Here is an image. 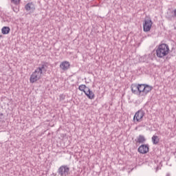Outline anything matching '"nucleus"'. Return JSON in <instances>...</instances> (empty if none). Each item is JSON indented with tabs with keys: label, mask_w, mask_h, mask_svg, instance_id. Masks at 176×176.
Returning <instances> with one entry per match:
<instances>
[{
	"label": "nucleus",
	"mask_w": 176,
	"mask_h": 176,
	"mask_svg": "<svg viewBox=\"0 0 176 176\" xmlns=\"http://www.w3.org/2000/svg\"><path fill=\"white\" fill-rule=\"evenodd\" d=\"M46 71H47V65L46 63L40 65L30 76V83H35V82L39 80L42 78V74L46 72Z\"/></svg>",
	"instance_id": "obj_1"
},
{
	"label": "nucleus",
	"mask_w": 176,
	"mask_h": 176,
	"mask_svg": "<svg viewBox=\"0 0 176 176\" xmlns=\"http://www.w3.org/2000/svg\"><path fill=\"white\" fill-rule=\"evenodd\" d=\"M168 53H170V47L166 43L159 45L156 49V56L158 58H166Z\"/></svg>",
	"instance_id": "obj_2"
},
{
	"label": "nucleus",
	"mask_w": 176,
	"mask_h": 176,
	"mask_svg": "<svg viewBox=\"0 0 176 176\" xmlns=\"http://www.w3.org/2000/svg\"><path fill=\"white\" fill-rule=\"evenodd\" d=\"M57 173L60 176L69 175V167L67 165H62L58 168Z\"/></svg>",
	"instance_id": "obj_3"
},
{
	"label": "nucleus",
	"mask_w": 176,
	"mask_h": 176,
	"mask_svg": "<svg viewBox=\"0 0 176 176\" xmlns=\"http://www.w3.org/2000/svg\"><path fill=\"white\" fill-rule=\"evenodd\" d=\"M144 116H145V111L142 109L138 110L133 116L134 122H142V119H144Z\"/></svg>",
	"instance_id": "obj_4"
},
{
	"label": "nucleus",
	"mask_w": 176,
	"mask_h": 176,
	"mask_svg": "<svg viewBox=\"0 0 176 176\" xmlns=\"http://www.w3.org/2000/svg\"><path fill=\"white\" fill-rule=\"evenodd\" d=\"M152 24H153L152 20H145L144 23H143V31L144 32H149V31H151V28H152Z\"/></svg>",
	"instance_id": "obj_5"
},
{
	"label": "nucleus",
	"mask_w": 176,
	"mask_h": 176,
	"mask_svg": "<svg viewBox=\"0 0 176 176\" xmlns=\"http://www.w3.org/2000/svg\"><path fill=\"white\" fill-rule=\"evenodd\" d=\"M138 152L142 155H145V153H148L149 152V146L148 144H142L138 148Z\"/></svg>",
	"instance_id": "obj_6"
},
{
	"label": "nucleus",
	"mask_w": 176,
	"mask_h": 176,
	"mask_svg": "<svg viewBox=\"0 0 176 176\" xmlns=\"http://www.w3.org/2000/svg\"><path fill=\"white\" fill-rule=\"evenodd\" d=\"M70 64L69 62L68 61H63L60 63V68L63 70V71H68V69H69V67H70Z\"/></svg>",
	"instance_id": "obj_7"
},
{
	"label": "nucleus",
	"mask_w": 176,
	"mask_h": 176,
	"mask_svg": "<svg viewBox=\"0 0 176 176\" xmlns=\"http://www.w3.org/2000/svg\"><path fill=\"white\" fill-rule=\"evenodd\" d=\"M138 90L139 91V96H144L145 91V85L139 84L138 85Z\"/></svg>",
	"instance_id": "obj_8"
},
{
	"label": "nucleus",
	"mask_w": 176,
	"mask_h": 176,
	"mask_svg": "<svg viewBox=\"0 0 176 176\" xmlns=\"http://www.w3.org/2000/svg\"><path fill=\"white\" fill-rule=\"evenodd\" d=\"M85 94L89 100H94V98L96 97V95H94L93 91H91L89 88H87V91H86Z\"/></svg>",
	"instance_id": "obj_9"
},
{
	"label": "nucleus",
	"mask_w": 176,
	"mask_h": 176,
	"mask_svg": "<svg viewBox=\"0 0 176 176\" xmlns=\"http://www.w3.org/2000/svg\"><path fill=\"white\" fill-rule=\"evenodd\" d=\"M25 9L27 12H34L35 10V6L32 3H28L25 6Z\"/></svg>",
	"instance_id": "obj_10"
},
{
	"label": "nucleus",
	"mask_w": 176,
	"mask_h": 176,
	"mask_svg": "<svg viewBox=\"0 0 176 176\" xmlns=\"http://www.w3.org/2000/svg\"><path fill=\"white\" fill-rule=\"evenodd\" d=\"M131 91L133 93V94H137V96H139V91H138V85H132L131 87Z\"/></svg>",
	"instance_id": "obj_11"
},
{
	"label": "nucleus",
	"mask_w": 176,
	"mask_h": 176,
	"mask_svg": "<svg viewBox=\"0 0 176 176\" xmlns=\"http://www.w3.org/2000/svg\"><path fill=\"white\" fill-rule=\"evenodd\" d=\"M10 32V28L8 26H4L1 28V33L3 35H8Z\"/></svg>",
	"instance_id": "obj_12"
},
{
	"label": "nucleus",
	"mask_w": 176,
	"mask_h": 176,
	"mask_svg": "<svg viewBox=\"0 0 176 176\" xmlns=\"http://www.w3.org/2000/svg\"><path fill=\"white\" fill-rule=\"evenodd\" d=\"M152 89H153L152 86L145 85L144 96H146V94H148V93H149L150 91H152Z\"/></svg>",
	"instance_id": "obj_13"
},
{
	"label": "nucleus",
	"mask_w": 176,
	"mask_h": 176,
	"mask_svg": "<svg viewBox=\"0 0 176 176\" xmlns=\"http://www.w3.org/2000/svg\"><path fill=\"white\" fill-rule=\"evenodd\" d=\"M145 141H146V139H145V136L142 135H140L138 137V140L136 141V142H138L139 144H144Z\"/></svg>",
	"instance_id": "obj_14"
},
{
	"label": "nucleus",
	"mask_w": 176,
	"mask_h": 176,
	"mask_svg": "<svg viewBox=\"0 0 176 176\" xmlns=\"http://www.w3.org/2000/svg\"><path fill=\"white\" fill-rule=\"evenodd\" d=\"M152 140V142L154 145H157V144H159V137L157 135H153L151 138Z\"/></svg>",
	"instance_id": "obj_15"
},
{
	"label": "nucleus",
	"mask_w": 176,
	"mask_h": 176,
	"mask_svg": "<svg viewBox=\"0 0 176 176\" xmlns=\"http://www.w3.org/2000/svg\"><path fill=\"white\" fill-rule=\"evenodd\" d=\"M87 89H89V87H86L85 85H81L78 87V90H80V91H83L85 94L87 91L85 90H87Z\"/></svg>",
	"instance_id": "obj_16"
},
{
	"label": "nucleus",
	"mask_w": 176,
	"mask_h": 176,
	"mask_svg": "<svg viewBox=\"0 0 176 176\" xmlns=\"http://www.w3.org/2000/svg\"><path fill=\"white\" fill-rule=\"evenodd\" d=\"M12 3H14V5H19L20 3V0H11Z\"/></svg>",
	"instance_id": "obj_17"
},
{
	"label": "nucleus",
	"mask_w": 176,
	"mask_h": 176,
	"mask_svg": "<svg viewBox=\"0 0 176 176\" xmlns=\"http://www.w3.org/2000/svg\"><path fill=\"white\" fill-rule=\"evenodd\" d=\"M172 17H173V19H176V9H175L173 11V16H172Z\"/></svg>",
	"instance_id": "obj_18"
},
{
	"label": "nucleus",
	"mask_w": 176,
	"mask_h": 176,
	"mask_svg": "<svg viewBox=\"0 0 176 176\" xmlns=\"http://www.w3.org/2000/svg\"><path fill=\"white\" fill-rule=\"evenodd\" d=\"M2 116H3V114L2 113H0V120L2 119Z\"/></svg>",
	"instance_id": "obj_19"
},
{
	"label": "nucleus",
	"mask_w": 176,
	"mask_h": 176,
	"mask_svg": "<svg viewBox=\"0 0 176 176\" xmlns=\"http://www.w3.org/2000/svg\"><path fill=\"white\" fill-rule=\"evenodd\" d=\"M166 176H168V175H166Z\"/></svg>",
	"instance_id": "obj_20"
}]
</instances>
